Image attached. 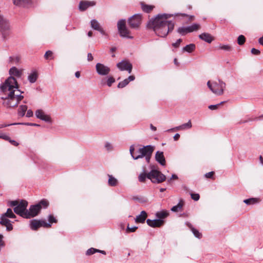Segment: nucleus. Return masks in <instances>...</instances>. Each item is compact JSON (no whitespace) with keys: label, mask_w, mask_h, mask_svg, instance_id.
Listing matches in <instances>:
<instances>
[{"label":"nucleus","mask_w":263,"mask_h":263,"mask_svg":"<svg viewBox=\"0 0 263 263\" xmlns=\"http://www.w3.org/2000/svg\"><path fill=\"white\" fill-rule=\"evenodd\" d=\"M208 87L215 95L220 96L223 93L224 89L226 84L222 80L218 79V81L211 82L209 81L207 82Z\"/></svg>","instance_id":"obj_3"},{"label":"nucleus","mask_w":263,"mask_h":263,"mask_svg":"<svg viewBox=\"0 0 263 263\" xmlns=\"http://www.w3.org/2000/svg\"><path fill=\"white\" fill-rule=\"evenodd\" d=\"M1 217H4L5 218L8 217L10 218H14L16 217L15 215L13 213L12 209L10 208H8L7 210V212L3 214Z\"/></svg>","instance_id":"obj_31"},{"label":"nucleus","mask_w":263,"mask_h":263,"mask_svg":"<svg viewBox=\"0 0 263 263\" xmlns=\"http://www.w3.org/2000/svg\"><path fill=\"white\" fill-rule=\"evenodd\" d=\"M0 224L2 226H5L7 231H11L13 230V226L11 221L5 217H1Z\"/></svg>","instance_id":"obj_17"},{"label":"nucleus","mask_w":263,"mask_h":263,"mask_svg":"<svg viewBox=\"0 0 263 263\" xmlns=\"http://www.w3.org/2000/svg\"><path fill=\"white\" fill-rule=\"evenodd\" d=\"M135 76L133 75H131V76H129L128 77V78L126 79L128 81V82H129L130 81H134L135 80Z\"/></svg>","instance_id":"obj_64"},{"label":"nucleus","mask_w":263,"mask_h":263,"mask_svg":"<svg viewBox=\"0 0 263 263\" xmlns=\"http://www.w3.org/2000/svg\"><path fill=\"white\" fill-rule=\"evenodd\" d=\"M187 225L190 228L195 237L198 238H200L201 237V234L197 229L194 228L191 223H187Z\"/></svg>","instance_id":"obj_32"},{"label":"nucleus","mask_w":263,"mask_h":263,"mask_svg":"<svg viewBox=\"0 0 263 263\" xmlns=\"http://www.w3.org/2000/svg\"><path fill=\"white\" fill-rule=\"evenodd\" d=\"M96 2L94 1H81L80 2L79 9L81 11H85L88 8L94 6Z\"/></svg>","instance_id":"obj_14"},{"label":"nucleus","mask_w":263,"mask_h":263,"mask_svg":"<svg viewBox=\"0 0 263 263\" xmlns=\"http://www.w3.org/2000/svg\"><path fill=\"white\" fill-rule=\"evenodd\" d=\"M141 6L142 10L146 13L151 12L154 8V6L145 4L143 2L141 3Z\"/></svg>","instance_id":"obj_26"},{"label":"nucleus","mask_w":263,"mask_h":263,"mask_svg":"<svg viewBox=\"0 0 263 263\" xmlns=\"http://www.w3.org/2000/svg\"><path fill=\"white\" fill-rule=\"evenodd\" d=\"M148 173H146L145 172L142 173L140 174L138 176V180L140 182H144L145 181L146 178H148Z\"/></svg>","instance_id":"obj_36"},{"label":"nucleus","mask_w":263,"mask_h":263,"mask_svg":"<svg viewBox=\"0 0 263 263\" xmlns=\"http://www.w3.org/2000/svg\"><path fill=\"white\" fill-rule=\"evenodd\" d=\"M182 41V39H179L177 40L175 43L172 44V46L175 48H178L180 46L181 42Z\"/></svg>","instance_id":"obj_53"},{"label":"nucleus","mask_w":263,"mask_h":263,"mask_svg":"<svg viewBox=\"0 0 263 263\" xmlns=\"http://www.w3.org/2000/svg\"><path fill=\"white\" fill-rule=\"evenodd\" d=\"M196 46L194 44H190L186 45L182 49L183 51H186L189 53L193 52L195 49Z\"/></svg>","instance_id":"obj_33"},{"label":"nucleus","mask_w":263,"mask_h":263,"mask_svg":"<svg viewBox=\"0 0 263 263\" xmlns=\"http://www.w3.org/2000/svg\"><path fill=\"white\" fill-rule=\"evenodd\" d=\"M117 67L121 71L127 70L129 73L132 71V64L128 61H122L117 64Z\"/></svg>","instance_id":"obj_12"},{"label":"nucleus","mask_w":263,"mask_h":263,"mask_svg":"<svg viewBox=\"0 0 263 263\" xmlns=\"http://www.w3.org/2000/svg\"><path fill=\"white\" fill-rule=\"evenodd\" d=\"M15 96V100L18 101V103H19L20 101H21L24 98V96L21 95V94L16 95Z\"/></svg>","instance_id":"obj_58"},{"label":"nucleus","mask_w":263,"mask_h":263,"mask_svg":"<svg viewBox=\"0 0 263 263\" xmlns=\"http://www.w3.org/2000/svg\"><path fill=\"white\" fill-rule=\"evenodd\" d=\"M117 27L119 32L121 36L127 39H133L132 36H130L129 31L126 26L125 20H120L117 23Z\"/></svg>","instance_id":"obj_8"},{"label":"nucleus","mask_w":263,"mask_h":263,"mask_svg":"<svg viewBox=\"0 0 263 263\" xmlns=\"http://www.w3.org/2000/svg\"><path fill=\"white\" fill-rule=\"evenodd\" d=\"M147 224L152 228H159L163 225L164 221L162 219H154L151 220L149 219L146 220Z\"/></svg>","instance_id":"obj_15"},{"label":"nucleus","mask_w":263,"mask_h":263,"mask_svg":"<svg viewBox=\"0 0 263 263\" xmlns=\"http://www.w3.org/2000/svg\"><path fill=\"white\" fill-rule=\"evenodd\" d=\"M93 60V57L91 53L87 54V60L89 62L92 61Z\"/></svg>","instance_id":"obj_62"},{"label":"nucleus","mask_w":263,"mask_h":263,"mask_svg":"<svg viewBox=\"0 0 263 263\" xmlns=\"http://www.w3.org/2000/svg\"><path fill=\"white\" fill-rule=\"evenodd\" d=\"M0 138L4 140H9V137L0 132Z\"/></svg>","instance_id":"obj_57"},{"label":"nucleus","mask_w":263,"mask_h":263,"mask_svg":"<svg viewBox=\"0 0 263 263\" xmlns=\"http://www.w3.org/2000/svg\"><path fill=\"white\" fill-rule=\"evenodd\" d=\"M108 183L109 186H116L118 184V180L116 178L114 177L112 175H108Z\"/></svg>","instance_id":"obj_30"},{"label":"nucleus","mask_w":263,"mask_h":263,"mask_svg":"<svg viewBox=\"0 0 263 263\" xmlns=\"http://www.w3.org/2000/svg\"><path fill=\"white\" fill-rule=\"evenodd\" d=\"M19 123H11V124H0V128H4V127H8V126H11V125H18Z\"/></svg>","instance_id":"obj_54"},{"label":"nucleus","mask_w":263,"mask_h":263,"mask_svg":"<svg viewBox=\"0 0 263 263\" xmlns=\"http://www.w3.org/2000/svg\"><path fill=\"white\" fill-rule=\"evenodd\" d=\"M96 252L101 253L104 255H106V252L105 251L100 250L97 249H95L93 248H91L88 249L86 252V254L87 255H91Z\"/></svg>","instance_id":"obj_27"},{"label":"nucleus","mask_w":263,"mask_h":263,"mask_svg":"<svg viewBox=\"0 0 263 263\" xmlns=\"http://www.w3.org/2000/svg\"><path fill=\"white\" fill-rule=\"evenodd\" d=\"M49 205L48 200L46 199H43L37 204L30 206L29 211L27 210L26 219H29L35 217L40 212L42 209H47Z\"/></svg>","instance_id":"obj_2"},{"label":"nucleus","mask_w":263,"mask_h":263,"mask_svg":"<svg viewBox=\"0 0 263 263\" xmlns=\"http://www.w3.org/2000/svg\"><path fill=\"white\" fill-rule=\"evenodd\" d=\"M147 216V213L145 211H142L140 215L136 216L135 221L137 223H144Z\"/></svg>","instance_id":"obj_19"},{"label":"nucleus","mask_w":263,"mask_h":263,"mask_svg":"<svg viewBox=\"0 0 263 263\" xmlns=\"http://www.w3.org/2000/svg\"><path fill=\"white\" fill-rule=\"evenodd\" d=\"M9 91H10V92L8 94V95L7 96H6L5 98L2 97V99H10V98L15 99L16 95L14 93L15 90L11 89V90H9Z\"/></svg>","instance_id":"obj_42"},{"label":"nucleus","mask_w":263,"mask_h":263,"mask_svg":"<svg viewBox=\"0 0 263 263\" xmlns=\"http://www.w3.org/2000/svg\"><path fill=\"white\" fill-rule=\"evenodd\" d=\"M48 220L49 222L48 223H57L58 222V220L53 216V215L50 214L48 216Z\"/></svg>","instance_id":"obj_44"},{"label":"nucleus","mask_w":263,"mask_h":263,"mask_svg":"<svg viewBox=\"0 0 263 263\" xmlns=\"http://www.w3.org/2000/svg\"><path fill=\"white\" fill-rule=\"evenodd\" d=\"M90 25L92 28L94 30L99 31L103 35H105L106 33L103 30L102 27L101 26L99 22L95 19L91 21Z\"/></svg>","instance_id":"obj_16"},{"label":"nucleus","mask_w":263,"mask_h":263,"mask_svg":"<svg viewBox=\"0 0 263 263\" xmlns=\"http://www.w3.org/2000/svg\"><path fill=\"white\" fill-rule=\"evenodd\" d=\"M27 206L28 202L25 200H21L19 204L13 209L14 212L23 218H26Z\"/></svg>","instance_id":"obj_7"},{"label":"nucleus","mask_w":263,"mask_h":263,"mask_svg":"<svg viewBox=\"0 0 263 263\" xmlns=\"http://www.w3.org/2000/svg\"><path fill=\"white\" fill-rule=\"evenodd\" d=\"M224 102H225V101H222L217 104L210 105L209 106L208 108L211 110L217 109L219 105L223 104Z\"/></svg>","instance_id":"obj_47"},{"label":"nucleus","mask_w":263,"mask_h":263,"mask_svg":"<svg viewBox=\"0 0 263 263\" xmlns=\"http://www.w3.org/2000/svg\"><path fill=\"white\" fill-rule=\"evenodd\" d=\"M153 146L151 145L144 146L143 147L139 148L136 152H134V147L133 145H132L129 149L130 154L134 159L137 160L144 157Z\"/></svg>","instance_id":"obj_4"},{"label":"nucleus","mask_w":263,"mask_h":263,"mask_svg":"<svg viewBox=\"0 0 263 263\" xmlns=\"http://www.w3.org/2000/svg\"><path fill=\"white\" fill-rule=\"evenodd\" d=\"M219 49L226 51H231L232 50V47L229 45H220L219 46Z\"/></svg>","instance_id":"obj_46"},{"label":"nucleus","mask_w":263,"mask_h":263,"mask_svg":"<svg viewBox=\"0 0 263 263\" xmlns=\"http://www.w3.org/2000/svg\"><path fill=\"white\" fill-rule=\"evenodd\" d=\"M141 21L142 15L138 13L129 17L127 22L131 28L138 29L141 23Z\"/></svg>","instance_id":"obj_10"},{"label":"nucleus","mask_w":263,"mask_h":263,"mask_svg":"<svg viewBox=\"0 0 263 263\" xmlns=\"http://www.w3.org/2000/svg\"><path fill=\"white\" fill-rule=\"evenodd\" d=\"M246 41V38L244 35H240L237 38V43L239 45H243Z\"/></svg>","instance_id":"obj_43"},{"label":"nucleus","mask_w":263,"mask_h":263,"mask_svg":"<svg viewBox=\"0 0 263 263\" xmlns=\"http://www.w3.org/2000/svg\"><path fill=\"white\" fill-rule=\"evenodd\" d=\"M27 109V106L25 105H21L18 108V114L21 116L23 117Z\"/></svg>","instance_id":"obj_35"},{"label":"nucleus","mask_w":263,"mask_h":263,"mask_svg":"<svg viewBox=\"0 0 263 263\" xmlns=\"http://www.w3.org/2000/svg\"><path fill=\"white\" fill-rule=\"evenodd\" d=\"M115 82V79L112 77H109L107 80V85L108 86L110 87Z\"/></svg>","instance_id":"obj_48"},{"label":"nucleus","mask_w":263,"mask_h":263,"mask_svg":"<svg viewBox=\"0 0 263 263\" xmlns=\"http://www.w3.org/2000/svg\"><path fill=\"white\" fill-rule=\"evenodd\" d=\"M105 147L108 151H111L112 149V146L109 142H106Z\"/></svg>","instance_id":"obj_59"},{"label":"nucleus","mask_w":263,"mask_h":263,"mask_svg":"<svg viewBox=\"0 0 263 263\" xmlns=\"http://www.w3.org/2000/svg\"><path fill=\"white\" fill-rule=\"evenodd\" d=\"M0 88L3 92H5L7 90H11L14 88H18V85L16 79L10 76L1 85Z\"/></svg>","instance_id":"obj_6"},{"label":"nucleus","mask_w":263,"mask_h":263,"mask_svg":"<svg viewBox=\"0 0 263 263\" xmlns=\"http://www.w3.org/2000/svg\"><path fill=\"white\" fill-rule=\"evenodd\" d=\"M183 205H184L183 200L182 199H180L179 203L177 205L173 206L171 208V210L173 212H177L179 211H181Z\"/></svg>","instance_id":"obj_25"},{"label":"nucleus","mask_w":263,"mask_h":263,"mask_svg":"<svg viewBox=\"0 0 263 263\" xmlns=\"http://www.w3.org/2000/svg\"><path fill=\"white\" fill-rule=\"evenodd\" d=\"M155 159L161 165H165L166 161L163 152L157 151L155 154Z\"/></svg>","instance_id":"obj_18"},{"label":"nucleus","mask_w":263,"mask_h":263,"mask_svg":"<svg viewBox=\"0 0 263 263\" xmlns=\"http://www.w3.org/2000/svg\"><path fill=\"white\" fill-rule=\"evenodd\" d=\"M214 174V172L212 171V172L206 173L204 175V177L206 178H211L212 179H214V178L213 177Z\"/></svg>","instance_id":"obj_52"},{"label":"nucleus","mask_w":263,"mask_h":263,"mask_svg":"<svg viewBox=\"0 0 263 263\" xmlns=\"http://www.w3.org/2000/svg\"><path fill=\"white\" fill-rule=\"evenodd\" d=\"M33 111L31 109H29L27 110L26 117H31L33 116Z\"/></svg>","instance_id":"obj_63"},{"label":"nucleus","mask_w":263,"mask_h":263,"mask_svg":"<svg viewBox=\"0 0 263 263\" xmlns=\"http://www.w3.org/2000/svg\"><path fill=\"white\" fill-rule=\"evenodd\" d=\"M37 78V74L36 72H33L30 74L28 77V79L31 83L35 82Z\"/></svg>","instance_id":"obj_34"},{"label":"nucleus","mask_w":263,"mask_h":263,"mask_svg":"<svg viewBox=\"0 0 263 263\" xmlns=\"http://www.w3.org/2000/svg\"><path fill=\"white\" fill-rule=\"evenodd\" d=\"M13 3L15 5L18 6H24L28 2V0H12Z\"/></svg>","instance_id":"obj_37"},{"label":"nucleus","mask_w":263,"mask_h":263,"mask_svg":"<svg viewBox=\"0 0 263 263\" xmlns=\"http://www.w3.org/2000/svg\"><path fill=\"white\" fill-rule=\"evenodd\" d=\"M132 199L135 201H138L140 203H145L147 201L146 199L143 197H139L138 196H134Z\"/></svg>","instance_id":"obj_45"},{"label":"nucleus","mask_w":263,"mask_h":263,"mask_svg":"<svg viewBox=\"0 0 263 263\" xmlns=\"http://www.w3.org/2000/svg\"><path fill=\"white\" fill-rule=\"evenodd\" d=\"M191 196L192 199L195 201H198L200 198L199 194L197 193H191Z\"/></svg>","instance_id":"obj_51"},{"label":"nucleus","mask_w":263,"mask_h":263,"mask_svg":"<svg viewBox=\"0 0 263 263\" xmlns=\"http://www.w3.org/2000/svg\"><path fill=\"white\" fill-rule=\"evenodd\" d=\"M6 140L9 141L11 144H12V145H13L14 146H17L18 145V143L16 141H15V140H11L10 137H9V140Z\"/></svg>","instance_id":"obj_61"},{"label":"nucleus","mask_w":263,"mask_h":263,"mask_svg":"<svg viewBox=\"0 0 263 263\" xmlns=\"http://www.w3.org/2000/svg\"><path fill=\"white\" fill-rule=\"evenodd\" d=\"M19 204L17 200H12L9 201V205L11 206H16Z\"/></svg>","instance_id":"obj_55"},{"label":"nucleus","mask_w":263,"mask_h":263,"mask_svg":"<svg viewBox=\"0 0 263 263\" xmlns=\"http://www.w3.org/2000/svg\"><path fill=\"white\" fill-rule=\"evenodd\" d=\"M148 179H150L153 183H160L165 180L166 176L160 171L152 169L148 173Z\"/></svg>","instance_id":"obj_5"},{"label":"nucleus","mask_w":263,"mask_h":263,"mask_svg":"<svg viewBox=\"0 0 263 263\" xmlns=\"http://www.w3.org/2000/svg\"><path fill=\"white\" fill-rule=\"evenodd\" d=\"M192 123L190 120L188 121V122L183 124L180 126H177L175 128H172L170 129H168L167 131H171L173 130H184L186 129H190L192 127Z\"/></svg>","instance_id":"obj_22"},{"label":"nucleus","mask_w":263,"mask_h":263,"mask_svg":"<svg viewBox=\"0 0 263 263\" xmlns=\"http://www.w3.org/2000/svg\"><path fill=\"white\" fill-rule=\"evenodd\" d=\"M176 16H179V15H181L182 16H186V17H189V21H193L194 20V15H189L185 13H177L175 14Z\"/></svg>","instance_id":"obj_49"},{"label":"nucleus","mask_w":263,"mask_h":263,"mask_svg":"<svg viewBox=\"0 0 263 263\" xmlns=\"http://www.w3.org/2000/svg\"><path fill=\"white\" fill-rule=\"evenodd\" d=\"M35 116L37 118L40 119L48 123L51 122V117L45 114L42 109H37L35 111Z\"/></svg>","instance_id":"obj_13"},{"label":"nucleus","mask_w":263,"mask_h":263,"mask_svg":"<svg viewBox=\"0 0 263 263\" xmlns=\"http://www.w3.org/2000/svg\"><path fill=\"white\" fill-rule=\"evenodd\" d=\"M199 37L208 43H211L214 40L212 36L208 33H202L199 35Z\"/></svg>","instance_id":"obj_23"},{"label":"nucleus","mask_w":263,"mask_h":263,"mask_svg":"<svg viewBox=\"0 0 263 263\" xmlns=\"http://www.w3.org/2000/svg\"><path fill=\"white\" fill-rule=\"evenodd\" d=\"M177 32L182 35H184L188 33L186 27H181L178 28Z\"/></svg>","instance_id":"obj_39"},{"label":"nucleus","mask_w":263,"mask_h":263,"mask_svg":"<svg viewBox=\"0 0 263 263\" xmlns=\"http://www.w3.org/2000/svg\"><path fill=\"white\" fill-rule=\"evenodd\" d=\"M44 58L46 60L53 59V56L52 51L51 50L47 51L44 55Z\"/></svg>","instance_id":"obj_40"},{"label":"nucleus","mask_w":263,"mask_h":263,"mask_svg":"<svg viewBox=\"0 0 263 263\" xmlns=\"http://www.w3.org/2000/svg\"><path fill=\"white\" fill-rule=\"evenodd\" d=\"M97 73L101 76H106L110 72V68L103 64L98 63L96 65Z\"/></svg>","instance_id":"obj_11"},{"label":"nucleus","mask_w":263,"mask_h":263,"mask_svg":"<svg viewBox=\"0 0 263 263\" xmlns=\"http://www.w3.org/2000/svg\"><path fill=\"white\" fill-rule=\"evenodd\" d=\"M168 216V213L166 211H161L157 212L156 214V216L158 219H162L166 218Z\"/></svg>","instance_id":"obj_28"},{"label":"nucleus","mask_w":263,"mask_h":263,"mask_svg":"<svg viewBox=\"0 0 263 263\" xmlns=\"http://www.w3.org/2000/svg\"><path fill=\"white\" fill-rule=\"evenodd\" d=\"M154 151V147L153 146L151 149L147 152V153L144 157L145 158L146 161L149 163L152 155V154Z\"/></svg>","instance_id":"obj_38"},{"label":"nucleus","mask_w":263,"mask_h":263,"mask_svg":"<svg viewBox=\"0 0 263 263\" xmlns=\"http://www.w3.org/2000/svg\"><path fill=\"white\" fill-rule=\"evenodd\" d=\"M30 228L33 231H36L40 227L49 228L51 227L50 223H48L44 220L32 219L30 221Z\"/></svg>","instance_id":"obj_9"},{"label":"nucleus","mask_w":263,"mask_h":263,"mask_svg":"<svg viewBox=\"0 0 263 263\" xmlns=\"http://www.w3.org/2000/svg\"><path fill=\"white\" fill-rule=\"evenodd\" d=\"M173 15V14L166 13L159 14L155 18L149 21L147 26L148 28L153 29L158 36L162 37H165L174 29V23L166 20Z\"/></svg>","instance_id":"obj_1"},{"label":"nucleus","mask_w":263,"mask_h":263,"mask_svg":"<svg viewBox=\"0 0 263 263\" xmlns=\"http://www.w3.org/2000/svg\"><path fill=\"white\" fill-rule=\"evenodd\" d=\"M186 27L187 31H188V33H190L198 30L200 28V26L198 24L194 23L192 25Z\"/></svg>","instance_id":"obj_29"},{"label":"nucleus","mask_w":263,"mask_h":263,"mask_svg":"<svg viewBox=\"0 0 263 263\" xmlns=\"http://www.w3.org/2000/svg\"><path fill=\"white\" fill-rule=\"evenodd\" d=\"M261 201L259 198H250L243 200V202L247 205H253L259 203Z\"/></svg>","instance_id":"obj_21"},{"label":"nucleus","mask_w":263,"mask_h":263,"mask_svg":"<svg viewBox=\"0 0 263 263\" xmlns=\"http://www.w3.org/2000/svg\"><path fill=\"white\" fill-rule=\"evenodd\" d=\"M9 73L11 76H14L20 78L22 74V71L18 70L15 67H12L9 70Z\"/></svg>","instance_id":"obj_24"},{"label":"nucleus","mask_w":263,"mask_h":263,"mask_svg":"<svg viewBox=\"0 0 263 263\" xmlns=\"http://www.w3.org/2000/svg\"><path fill=\"white\" fill-rule=\"evenodd\" d=\"M251 53L254 55H259L260 53V50L254 48L251 49Z\"/></svg>","instance_id":"obj_56"},{"label":"nucleus","mask_w":263,"mask_h":263,"mask_svg":"<svg viewBox=\"0 0 263 263\" xmlns=\"http://www.w3.org/2000/svg\"><path fill=\"white\" fill-rule=\"evenodd\" d=\"M138 229V227L134 226L133 227H129V224H128L126 229V232L128 233L129 232H134Z\"/></svg>","instance_id":"obj_50"},{"label":"nucleus","mask_w":263,"mask_h":263,"mask_svg":"<svg viewBox=\"0 0 263 263\" xmlns=\"http://www.w3.org/2000/svg\"><path fill=\"white\" fill-rule=\"evenodd\" d=\"M128 83H129V82L126 79L124 80L123 81L119 82V84H118L117 87L119 88H124V87H125L126 85H127L128 84Z\"/></svg>","instance_id":"obj_41"},{"label":"nucleus","mask_w":263,"mask_h":263,"mask_svg":"<svg viewBox=\"0 0 263 263\" xmlns=\"http://www.w3.org/2000/svg\"><path fill=\"white\" fill-rule=\"evenodd\" d=\"M6 100L4 102L5 105L7 107H14L18 105V101H16L15 99H5Z\"/></svg>","instance_id":"obj_20"},{"label":"nucleus","mask_w":263,"mask_h":263,"mask_svg":"<svg viewBox=\"0 0 263 263\" xmlns=\"http://www.w3.org/2000/svg\"><path fill=\"white\" fill-rule=\"evenodd\" d=\"M23 124H22V125H27L29 126H40V125L39 124H37L36 123H23Z\"/></svg>","instance_id":"obj_60"}]
</instances>
